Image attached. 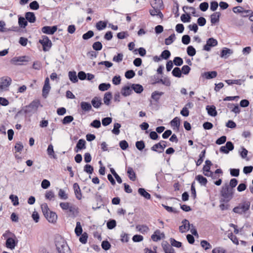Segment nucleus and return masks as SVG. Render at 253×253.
Segmentation results:
<instances>
[{"instance_id": "obj_1", "label": "nucleus", "mask_w": 253, "mask_h": 253, "mask_svg": "<svg viewBox=\"0 0 253 253\" xmlns=\"http://www.w3.org/2000/svg\"><path fill=\"white\" fill-rule=\"evenodd\" d=\"M234 191L232 188L229 187V185L226 183L224 184L220 191L221 198L220 203H228L233 197Z\"/></svg>"}, {"instance_id": "obj_2", "label": "nucleus", "mask_w": 253, "mask_h": 253, "mask_svg": "<svg viewBox=\"0 0 253 253\" xmlns=\"http://www.w3.org/2000/svg\"><path fill=\"white\" fill-rule=\"evenodd\" d=\"M55 245L58 253H71L69 247L63 238L56 239Z\"/></svg>"}, {"instance_id": "obj_3", "label": "nucleus", "mask_w": 253, "mask_h": 253, "mask_svg": "<svg viewBox=\"0 0 253 253\" xmlns=\"http://www.w3.org/2000/svg\"><path fill=\"white\" fill-rule=\"evenodd\" d=\"M59 206L63 211H68L70 215L73 217L76 216L79 213L78 209L69 202H61Z\"/></svg>"}, {"instance_id": "obj_4", "label": "nucleus", "mask_w": 253, "mask_h": 253, "mask_svg": "<svg viewBox=\"0 0 253 253\" xmlns=\"http://www.w3.org/2000/svg\"><path fill=\"white\" fill-rule=\"evenodd\" d=\"M40 105L39 101H33L29 105L25 106L23 109L19 111L18 114H28L37 111Z\"/></svg>"}, {"instance_id": "obj_5", "label": "nucleus", "mask_w": 253, "mask_h": 253, "mask_svg": "<svg viewBox=\"0 0 253 253\" xmlns=\"http://www.w3.org/2000/svg\"><path fill=\"white\" fill-rule=\"evenodd\" d=\"M11 82L12 80L9 77L4 76L0 78V95L2 92L8 90Z\"/></svg>"}, {"instance_id": "obj_6", "label": "nucleus", "mask_w": 253, "mask_h": 253, "mask_svg": "<svg viewBox=\"0 0 253 253\" xmlns=\"http://www.w3.org/2000/svg\"><path fill=\"white\" fill-rule=\"evenodd\" d=\"M250 204L249 202H244L235 207L233 211L235 213L242 214L247 211L250 209Z\"/></svg>"}, {"instance_id": "obj_7", "label": "nucleus", "mask_w": 253, "mask_h": 253, "mask_svg": "<svg viewBox=\"0 0 253 253\" xmlns=\"http://www.w3.org/2000/svg\"><path fill=\"white\" fill-rule=\"evenodd\" d=\"M39 42L42 44L43 46V50L45 51L48 50L52 45L51 41L46 36H42V39L40 40Z\"/></svg>"}, {"instance_id": "obj_8", "label": "nucleus", "mask_w": 253, "mask_h": 253, "mask_svg": "<svg viewBox=\"0 0 253 253\" xmlns=\"http://www.w3.org/2000/svg\"><path fill=\"white\" fill-rule=\"evenodd\" d=\"M217 43L218 42L216 40L213 38H209L207 41L206 44L204 46L203 49L209 51L211 50V47L215 46L217 45Z\"/></svg>"}, {"instance_id": "obj_9", "label": "nucleus", "mask_w": 253, "mask_h": 253, "mask_svg": "<svg viewBox=\"0 0 253 253\" xmlns=\"http://www.w3.org/2000/svg\"><path fill=\"white\" fill-rule=\"evenodd\" d=\"M50 86L49 85V80L48 77H47L45 81L44 84L42 88V96L44 98H46L47 95L50 89Z\"/></svg>"}, {"instance_id": "obj_10", "label": "nucleus", "mask_w": 253, "mask_h": 253, "mask_svg": "<svg viewBox=\"0 0 253 253\" xmlns=\"http://www.w3.org/2000/svg\"><path fill=\"white\" fill-rule=\"evenodd\" d=\"M234 149V145L230 141H228L225 146H222L220 148V151L225 154H228L229 151Z\"/></svg>"}, {"instance_id": "obj_11", "label": "nucleus", "mask_w": 253, "mask_h": 253, "mask_svg": "<svg viewBox=\"0 0 253 253\" xmlns=\"http://www.w3.org/2000/svg\"><path fill=\"white\" fill-rule=\"evenodd\" d=\"M182 225L180 226L179 227V231L181 233H185L190 229L191 224H190L188 220H183L182 221Z\"/></svg>"}, {"instance_id": "obj_12", "label": "nucleus", "mask_w": 253, "mask_h": 253, "mask_svg": "<svg viewBox=\"0 0 253 253\" xmlns=\"http://www.w3.org/2000/svg\"><path fill=\"white\" fill-rule=\"evenodd\" d=\"M44 216L48 222L52 223H55L57 219L56 213L52 211H49L48 214H46Z\"/></svg>"}, {"instance_id": "obj_13", "label": "nucleus", "mask_w": 253, "mask_h": 253, "mask_svg": "<svg viewBox=\"0 0 253 253\" xmlns=\"http://www.w3.org/2000/svg\"><path fill=\"white\" fill-rule=\"evenodd\" d=\"M57 28L56 26L52 27L46 26L42 28V31L46 34L52 35L57 31Z\"/></svg>"}, {"instance_id": "obj_14", "label": "nucleus", "mask_w": 253, "mask_h": 253, "mask_svg": "<svg viewBox=\"0 0 253 253\" xmlns=\"http://www.w3.org/2000/svg\"><path fill=\"white\" fill-rule=\"evenodd\" d=\"M17 244V241L16 238H12L6 241L5 247L11 250L14 249Z\"/></svg>"}, {"instance_id": "obj_15", "label": "nucleus", "mask_w": 253, "mask_h": 253, "mask_svg": "<svg viewBox=\"0 0 253 253\" xmlns=\"http://www.w3.org/2000/svg\"><path fill=\"white\" fill-rule=\"evenodd\" d=\"M165 237L164 233H161L160 230H157L154 232V234L152 235L151 238L153 241L157 242L160 240L162 238Z\"/></svg>"}, {"instance_id": "obj_16", "label": "nucleus", "mask_w": 253, "mask_h": 253, "mask_svg": "<svg viewBox=\"0 0 253 253\" xmlns=\"http://www.w3.org/2000/svg\"><path fill=\"white\" fill-rule=\"evenodd\" d=\"M85 144L86 142L83 139H80L76 147L75 148V152H78L79 150H82L85 148Z\"/></svg>"}, {"instance_id": "obj_17", "label": "nucleus", "mask_w": 253, "mask_h": 253, "mask_svg": "<svg viewBox=\"0 0 253 253\" xmlns=\"http://www.w3.org/2000/svg\"><path fill=\"white\" fill-rule=\"evenodd\" d=\"M73 188L74 190L76 197L78 200H81L82 199V193L78 184L77 183H74L73 185Z\"/></svg>"}, {"instance_id": "obj_18", "label": "nucleus", "mask_w": 253, "mask_h": 253, "mask_svg": "<svg viewBox=\"0 0 253 253\" xmlns=\"http://www.w3.org/2000/svg\"><path fill=\"white\" fill-rule=\"evenodd\" d=\"M221 14L219 12H215L211 15V22L212 24L219 22Z\"/></svg>"}, {"instance_id": "obj_19", "label": "nucleus", "mask_w": 253, "mask_h": 253, "mask_svg": "<svg viewBox=\"0 0 253 253\" xmlns=\"http://www.w3.org/2000/svg\"><path fill=\"white\" fill-rule=\"evenodd\" d=\"M206 110L208 111V114L212 117H215L217 115V112L216 111L215 107L213 105H208L206 107Z\"/></svg>"}, {"instance_id": "obj_20", "label": "nucleus", "mask_w": 253, "mask_h": 253, "mask_svg": "<svg viewBox=\"0 0 253 253\" xmlns=\"http://www.w3.org/2000/svg\"><path fill=\"white\" fill-rule=\"evenodd\" d=\"M132 92L131 86H125L121 90V93L124 96H127L130 95Z\"/></svg>"}, {"instance_id": "obj_21", "label": "nucleus", "mask_w": 253, "mask_h": 253, "mask_svg": "<svg viewBox=\"0 0 253 253\" xmlns=\"http://www.w3.org/2000/svg\"><path fill=\"white\" fill-rule=\"evenodd\" d=\"M102 104L101 99L98 97H94L91 100V104L95 108H99Z\"/></svg>"}, {"instance_id": "obj_22", "label": "nucleus", "mask_w": 253, "mask_h": 253, "mask_svg": "<svg viewBox=\"0 0 253 253\" xmlns=\"http://www.w3.org/2000/svg\"><path fill=\"white\" fill-rule=\"evenodd\" d=\"M136 229L138 231L142 234L147 233L149 231V227L146 225H136Z\"/></svg>"}, {"instance_id": "obj_23", "label": "nucleus", "mask_w": 253, "mask_h": 253, "mask_svg": "<svg viewBox=\"0 0 253 253\" xmlns=\"http://www.w3.org/2000/svg\"><path fill=\"white\" fill-rule=\"evenodd\" d=\"M12 238H16V236L14 233L9 230L6 231L2 235V238L6 241Z\"/></svg>"}, {"instance_id": "obj_24", "label": "nucleus", "mask_w": 253, "mask_h": 253, "mask_svg": "<svg viewBox=\"0 0 253 253\" xmlns=\"http://www.w3.org/2000/svg\"><path fill=\"white\" fill-rule=\"evenodd\" d=\"M217 75L216 71H211L205 72L202 76L207 79H211L215 78Z\"/></svg>"}, {"instance_id": "obj_25", "label": "nucleus", "mask_w": 253, "mask_h": 253, "mask_svg": "<svg viewBox=\"0 0 253 253\" xmlns=\"http://www.w3.org/2000/svg\"><path fill=\"white\" fill-rule=\"evenodd\" d=\"M81 109L85 112L89 111L92 109L91 105L89 103L84 101L81 103Z\"/></svg>"}, {"instance_id": "obj_26", "label": "nucleus", "mask_w": 253, "mask_h": 253, "mask_svg": "<svg viewBox=\"0 0 253 253\" xmlns=\"http://www.w3.org/2000/svg\"><path fill=\"white\" fill-rule=\"evenodd\" d=\"M26 19L30 23H34L36 21V17L33 12H28L25 14Z\"/></svg>"}, {"instance_id": "obj_27", "label": "nucleus", "mask_w": 253, "mask_h": 253, "mask_svg": "<svg viewBox=\"0 0 253 253\" xmlns=\"http://www.w3.org/2000/svg\"><path fill=\"white\" fill-rule=\"evenodd\" d=\"M131 87L137 93H140L143 90V86L139 84H131Z\"/></svg>"}, {"instance_id": "obj_28", "label": "nucleus", "mask_w": 253, "mask_h": 253, "mask_svg": "<svg viewBox=\"0 0 253 253\" xmlns=\"http://www.w3.org/2000/svg\"><path fill=\"white\" fill-rule=\"evenodd\" d=\"M153 9L150 10V13L152 16L160 15V16H163L162 12H161V9L158 8V6H154L152 7Z\"/></svg>"}, {"instance_id": "obj_29", "label": "nucleus", "mask_w": 253, "mask_h": 253, "mask_svg": "<svg viewBox=\"0 0 253 253\" xmlns=\"http://www.w3.org/2000/svg\"><path fill=\"white\" fill-rule=\"evenodd\" d=\"M127 173L129 178L132 181H135L136 179V174L133 169L131 167L127 168Z\"/></svg>"}, {"instance_id": "obj_30", "label": "nucleus", "mask_w": 253, "mask_h": 253, "mask_svg": "<svg viewBox=\"0 0 253 253\" xmlns=\"http://www.w3.org/2000/svg\"><path fill=\"white\" fill-rule=\"evenodd\" d=\"M138 192L141 196L144 197L147 199H150L151 198V195L147 191H146L144 188H139L138 190Z\"/></svg>"}, {"instance_id": "obj_31", "label": "nucleus", "mask_w": 253, "mask_h": 253, "mask_svg": "<svg viewBox=\"0 0 253 253\" xmlns=\"http://www.w3.org/2000/svg\"><path fill=\"white\" fill-rule=\"evenodd\" d=\"M112 96V93L110 92H107L105 93L103 101L106 105H109L110 104Z\"/></svg>"}, {"instance_id": "obj_32", "label": "nucleus", "mask_w": 253, "mask_h": 253, "mask_svg": "<svg viewBox=\"0 0 253 253\" xmlns=\"http://www.w3.org/2000/svg\"><path fill=\"white\" fill-rule=\"evenodd\" d=\"M68 76H69V79L73 83H75L78 81L76 72L70 71L68 73Z\"/></svg>"}, {"instance_id": "obj_33", "label": "nucleus", "mask_w": 253, "mask_h": 253, "mask_svg": "<svg viewBox=\"0 0 253 253\" xmlns=\"http://www.w3.org/2000/svg\"><path fill=\"white\" fill-rule=\"evenodd\" d=\"M195 178L202 185H206L208 182L207 179L202 175H198Z\"/></svg>"}, {"instance_id": "obj_34", "label": "nucleus", "mask_w": 253, "mask_h": 253, "mask_svg": "<svg viewBox=\"0 0 253 253\" xmlns=\"http://www.w3.org/2000/svg\"><path fill=\"white\" fill-rule=\"evenodd\" d=\"M164 94L163 92H159L158 91H154L151 95V98L154 100L157 101L159 100L160 96Z\"/></svg>"}, {"instance_id": "obj_35", "label": "nucleus", "mask_w": 253, "mask_h": 253, "mask_svg": "<svg viewBox=\"0 0 253 253\" xmlns=\"http://www.w3.org/2000/svg\"><path fill=\"white\" fill-rule=\"evenodd\" d=\"M83 232L82 227L80 222H77L76 226L75 229V232L77 236H79L82 235Z\"/></svg>"}, {"instance_id": "obj_36", "label": "nucleus", "mask_w": 253, "mask_h": 253, "mask_svg": "<svg viewBox=\"0 0 253 253\" xmlns=\"http://www.w3.org/2000/svg\"><path fill=\"white\" fill-rule=\"evenodd\" d=\"M107 26V22L100 21L96 24V28L98 30H102L105 29Z\"/></svg>"}, {"instance_id": "obj_37", "label": "nucleus", "mask_w": 253, "mask_h": 253, "mask_svg": "<svg viewBox=\"0 0 253 253\" xmlns=\"http://www.w3.org/2000/svg\"><path fill=\"white\" fill-rule=\"evenodd\" d=\"M170 125L172 127H175L177 129L179 128L180 126V120L178 117L174 118L171 122Z\"/></svg>"}, {"instance_id": "obj_38", "label": "nucleus", "mask_w": 253, "mask_h": 253, "mask_svg": "<svg viewBox=\"0 0 253 253\" xmlns=\"http://www.w3.org/2000/svg\"><path fill=\"white\" fill-rule=\"evenodd\" d=\"M233 11L234 12V13H242V12H245L246 13H252V12L251 11V10H243V8L241 6H236V7H234L233 8Z\"/></svg>"}, {"instance_id": "obj_39", "label": "nucleus", "mask_w": 253, "mask_h": 253, "mask_svg": "<svg viewBox=\"0 0 253 253\" xmlns=\"http://www.w3.org/2000/svg\"><path fill=\"white\" fill-rule=\"evenodd\" d=\"M18 24L20 27L24 28L27 25V21L25 18L20 16L18 18Z\"/></svg>"}, {"instance_id": "obj_40", "label": "nucleus", "mask_w": 253, "mask_h": 253, "mask_svg": "<svg viewBox=\"0 0 253 253\" xmlns=\"http://www.w3.org/2000/svg\"><path fill=\"white\" fill-rule=\"evenodd\" d=\"M181 74V71L178 67H175L172 71V75L175 77L180 78Z\"/></svg>"}, {"instance_id": "obj_41", "label": "nucleus", "mask_w": 253, "mask_h": 253, "mask_svg": "<svg viewBox=\"0 0 253 253\" xmlns=\"http://www.w3.org/2000/svg\"><path fill=\"white\" fill-rule=\"evenodd\" d=\"M121 125L120 124L118 123H115L114 124V128L112 131L113 133H114L116 135H118L120 132L119 129L121 127Z\"/></svg>"}, {"instance_id": "obj_42", "label": "nucleus", "mask_w": 253, "mask_h": 253, "mask_svg": "<svg viewBox=\"0 0 253 253\" xmlns=\"http://www.w3.org/2000/svg\"><path fill=\"white\" fill-rule=\"evenodd\" d=\"M232 53V52L231 49L227 48H224L221 52L220 57L222 58L224 57L226 58H227L226 55L228 54H230Z\"/></svg>"}, {"instance_id": "obj_43", "label": "nucleus", "mask_w": 253, "mask_h": 253, "mask_svg": "<svg viewBox=\"0 0 253 253\" xmlns=\"http://www.w3.org/2000/svg\"><path fill=\"white\" fill-rule=\"evenodd\" d=\"M47 152L49 156L52 157L53 158H56L54 151L53 150V146L52 144H49L47 149Z\"/></svg>"}, {"instance_id": "obj_44", "label": "nucleus", "mask_w": 253, "mask_h": 253, "mask_svg": "<svg viewBox=\"0 0 253 253\" xmlns=\"http://www.w3.org/2000/svg\"><path fill=\"white\" fill-rule=\"evenodd\" d=\"M152 7H154V6H158V8L161 9L163 7V1L162 0H154L151 3Z\"/></svg>"}, {"instance_id": "obj_45", "label": "nucleus", "mask_w": 253, "mask_h": 253, "mask_svg": "<svg viewBox=\"0 0 253 253\" xmlns=\"http://www.w3.org/2000/svg\"><path fill=\"white\" fill-rule=\"evenodd\" d=\"M5 22L4 21L1 20L0 21V32H5L9 31H12V30L10 29H7L5 28Z\"/></svg>"}, {"instance_id": "obj_46", "label": "nucleus", "mask_w": 253, "mask_h": 253, "mask_svg": "<svg viewBox=\"0 0 253 253\" xmlns=\"http://www.w3.org/2000/svg\"><path fill=\"white\" fill-rule=\"evenodd\" d=\"M111 86L110 84L102 83L99 85L98 88L101 91H106Z\"/></svg>"}, {"instance_id": "obj_47", "label": "nucleus", "mask_w": 253, "mask_h": 253, "mask_svg": "<svg viewBox=\"0 0 253 253\" xmlns=\"http://www.w3.org/2000/svg\"><path fill=\"white\" fill-rule=\"evenodd\" d=\"M175 39V36L174 34H171L170 36H169L168 38L165 39V44L166 45H169L171 44Z\"/></svg>"}, {"instance_id": "obj_48", "label": "nucleus", "mask_w": 253, "mask_h": 253, "mask_svg": "<svg viewBox=\"0 0 253 253\" xmlns=\"http://www.w3.org/2000/svg\"><path fill=\"white\" fill-rule=\"evenodd\" d=\"M225 82L228 84V85H231L233 84H236L241 85L242 84V80L240 79L238 80H225Z\"/></svg>"}, {"instance_id": "obj_49", "label": "nucleus", "mask_w": 253, "mask_h": 253, "mask_svg": "<svg viewBox=\"0 0 253 253\" xmlns=\"http://www.w3.org/2000/svg\"><path fill=\"white\" fill-rule=\"evenodd\" d=\"M58 196L61 199L67 200L68 198L67 194L62 189H59L58 192Z\"/></svg>"}, {"instance_id": "obj_50", "label": "nucleus", "mask_w": 253, "mask_h": 253, "mask_svg": "<svg viewBox=\"0 0 253 253\" xmlns=\"http://www.w3.org/2000/svg\"><path fill=\"white\" fill-rule=\"evenodd\" d=\"M156 83H161L162 84L167 86H169L171 84L170 80L167 78H165L164 79H161L159 80Z\"/></svg>"}, {"instance_id": "obj_51", "label": "nucleus", "mask_w": 253, "mask_h": 253, "mask_svg": "<svg viewBox=\"0 0 253 253\" xmlns=\"http://www.w3.org/2000/svg\"><path fill=\"white\" fill-rule=\"evenodd\" d=\"M136 147L139 151H142L145 148V143L143 141H138L135 143Z\"/></svg>"}, {"instance_id": "obj_52", "label": "nucleus", "mask_w": 253, "mask_h": 253, "mask_svg": "<svg viewBox=\"0 0 253 253\" xmlns=\"http://www.w3.org/2000/svg\"><path fill=\"white\" fill-rule=\"evenodd\" d=\"M201 246L205 250H207L211 248V245L206 240H202L201 241Z\"/></svg>"}, {"instance_id": "obj_53", "label": "nucleus", "mask_w": 253, "mask_h": 253, "mask_svg": "<svg viewBox=\"0 0 253 253\" xmlns=\"http://www.w3.org/2000/svg\"><path fill=\"white\" fill-rule=\"evenodd\" d=\"M187 52L188 55L193 56L196 54L195 49L191 45L188 46L187 48Z\"/></svg>"}, {"instance_id": "obj_54", "label": "nucleus", "mask_w": 253, "mask_h": 253, "mask_svg": "<svg viewBox=\"0 0 253 253\" xmlns=\"http://www.w3.org/2000/svg\"><path fill=\"white\" fill-rule=\"evenodd\" d=\"M161 143H157V144L154 145L151 148V150H152L153 151L157 152L159 153H161L162 152V151H161Z\"/></svg>"}, {"instance_id": "obj_55", "label": "nucleus", "mask_w": 253, "mask_h": 253, "mask_svg": "<svg viewBox=\"0 0 253 253\" xmlns=\"http://www.w3.org/2000/svg\"><path fill=\"white\" fill-rule=\"evenodd\" d=\"M41 209L43 215L45 216L50 211L48 207L47 204L43 203L41 205Z\"/></svg>"}, {"instance_id": "obj_56", "label": "nucleus", "mask_w": 253, "mask_h": 253, "mask_svg": "<svg viewBox=\"0 0 253 253\" xmlns=\"http://www.w3.org/2000/svg\"><path fill=\"white\" fill-rule=\"evenodd\" d=\"M163 248L165 253H175L174 249L169 245H165Z\"/></svg>"}, {"instance_id": "obj_57", "label": "nucleus", "mask_w": 253, "mask_h": 253, "mask_svg": "<svg viewBox=\"0 0 253 253\" xmlns=\"http://www.w3.org/2000/svg\"><path fill=\"white\" fill-rule=\"evenodd\" d=\"M173 62L175 65L178 66L182 65L183 63V59L179 57H175L173 59Z\"/></svg>"}, {"instance_id": "obj_58", "label": "nucleus", "mask_w": 253, "mask_h": 253, "mask_svg": "<svg viewBox=\"0 0 253 253\" xmlns=\"http://www.w3.org/2000/svg\"><path fill=\"white\" fill-rule=\"evenodd\" d=\"M74 118L72 116H67L64 118L62 122L63 124L66 125L72 122Z\"/></svg>"}, {"instance_id": "obj_59", "label": "nucleus", "mask_w": 253, "mask_h": 253, "mask_svg": "<svg viewBox=\"0 0 253 253\" xmlns=\"http://www.w3.org/2000/svg\"><path fill=\"white\" fill-rule=\"evenodd\" d=\"M116 226V222L115 220L112 219L107 223V228L109 229H112Z\"/></svg>"}, {"instance_id": "obj_60", "label": "nucleus", "mask_w": 253, "mask_h": 253, "mask_svg": "<svg viewBox=\"0 0 253 253\" xmlns=\"http://www.w3.org/2000/svg\"><path fill=\"white\" fill-rule=\"evenodd\" d=\"M94 33L92 31H88L83 35V39L84 40H88L92 37Z\"/></svg>"}, {"instance_id": "obj_61", "label": "nucleus", "mask_w": 253, "mask_h": 253, "mask_svg": "<svg viewBox=\"0 0 253 253\" xmlns=\"http://www.w3.org/2000/svg\"><path fill=\"white\" fill-rule=\"evenodd\" d=\"M45 197L46 199L49 200H52L54 199L55 195L53 192H52V191H46L45 195Z\"/></svg>"}, {"instance_id": "obj_62", "label": "nucleus", "mask_w": 253, "mask_h": 253, "mask_svg": "<svg viewBox=\"0 0 253 253\" xmlns=\"http://www.w3.org/2000/svg\"><path fill=\"white\" fill-rule=\"evenodd\" d=\"M112 121V119L110 117H106L102 120V124L104 126H107L110 125Z\"/></svg>"}, {"instance_id": "obj_63", "label": "nucleus", "mask_w": 253, "mask_h": 253, "mask_svg": "<svg viewBox=\"0 0 253 253\" xmlns=\"http://www.w3.org/2000/svg\"><path fill=\"white\" fill-rule=\"evenodd\" d=\"M170 56V52L168 50H164L161 55V57L165 59H168Z\"/></svg>"}, {"instance_id": "obj_64", "label": "nucleus", "mask_w": 253, "mask_h": 253, "mask_svg": "<svg viewBox=\"0 0 253 253\" xmlns=\"http://www.w3.org/2000/svg\"><path fill=\"white\" fill-rule=\"evenodd\" d=\"M225 250L222 247H216L212 251V253H225Z\"/></svg>"}]
</instances>
